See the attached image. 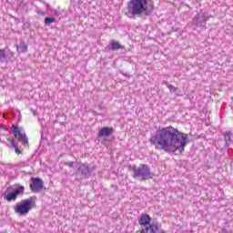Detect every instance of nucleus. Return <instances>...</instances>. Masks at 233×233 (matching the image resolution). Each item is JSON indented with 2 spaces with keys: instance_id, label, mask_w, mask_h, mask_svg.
Returning <instances> with one entry per match:
<instances>
[{
  "instance_id": "1",
  "label": "nucleus",
  "mask_w": 233,
  "mask_h": 233,
  "mask_svg": "<svg viewBox=\"0 0 233 233\" xmlns=\"http://www.w3.org/2000/svg\"><path fill=\"white\" fill-rule=\"evenodd\" d=\"M151 145L157 150H164V152H185V147L188 142V135L180 132L177 128L167 127L159 129L156 135L152 136L149 139Z\"/></svg>"
},
{
  "instance_id": "2",
  "label": "nucleus",
  "mask_w": 233,
  "mask_h": 233,
  "mask_svg": "<svg viewBox=\"0 0 233 233\" xmlns=\"http://www.w3.org/2000/svg\"><path fill=\"white\" fill-rule=\"evenodd\" d=\"M127 14L131 18L136 15H148V0H130L127 3Z\"/></svg>"
},
{
  "instance_id": "3",
  "label": "nucleus",
  "mask_w": 233,
  "mask_h": 233,
  "mask_svg": "<svg viewBox=\"0 0 233 233\" xmlns=\"http://www.w3.org/2000/svg\"><path fill=\"white\" fill-rule=\"evenodd\" d=\"M152 218L148 214H143L138 218V225L142 227L136 233H163V229L159 227V223L152 222Z\"/></svg>"
},
{
  "instance_id": "4",
  "label": "nucleus",
  "mask_w": 233,
  "mask_h": 233,
  "mask_svg": "<svg viewBox=\"0 0 233 233\" xmlns=\"http://www.w3.org/2000/svg\"><path fill=\"white\" fill-rule=\"evenodd\" d=\"M35 199H37V197L33 196L16 203L15 207V214H19V216H26V214L35 207Z\"/></svg>"
},
{
  "instance_id": "5",
  "label": "nucleus",
  "mask_w": 233,
  "mask_h": 233,
  "mask_svg": "<svg viewBox=\"0 0 233 233\" xmlns=\"http://www.w3.org/2000/svg\"><path fill=\"white\" fill-rule=\"evenodd\" d=\"M133 177L140 179V181H147V179H154V173L150 170V167L147 164H142L138 167L134 166L132 167Z\"/></svg>"
},
{
  "instance_id": "6",
  "label": "nucleus",
  "mask_w": 233,
  "mask_h": 233,
  "mask_svg": "<svg viewBox=\"0 0 233 233\" xmlns=\"http://www.w3.org/2000/svg\"><path fill=\"white\" fill-rule=\"evenodd\" d=\"M210 17L207 15V12L201 10L198 15H196L193 18L194 26H198V28H205L207 26V21H208Z\"/></svg>"
},
{
  "instance_id": "7",
  "label": "nucleus",
  "mask_w": 233,
  "mask_h": 233,
  "mask_svg": "<svg viewBox=\"0 0 233 233\" xmlns=\"http://www.w3.org/2000/svg\"><path fill=\"white\" fill-rule=\"evenodd\" d=\"M11 130L15 137V139H17V141H19V143H22V145H24V147H28V137H26V134L25 133V131H21L19 129V127H17V126L13 125L11 127Z\"/></svg>"
},
{
  "instance_id": "8",
  "label": "nucleus",
  "mask_w": 233,
  "mask_h": 233,
  "mask_svg": "<svg viewBox=\"0 0 233 233\" xmlns=\"http://www.w3.org/2000/svg\"><path fill=\"white\" fill-rule=\"evenodd\" d=\"M94 170H96V166L82 164L78 167L76 176L78 174H81L82 179H88V177H90V176H92V172H94Z\"/></svg>"
},
{
  "instance_id": "9",
  "label": "nucleus",
  "mask_w": 233,
  "mask_h": 233,
  "mask_svg": "<svg viewBox=\"0 0 233 233\" xmlns=\"http://www.w3.org/2000/svg\"><path fill=\"white\" fill-rule=\"evenodd\" d=\"M30 189L32 192H41L43 187H45V182L39 177H35L31 179Z\"/></svg>"
},
{
  "instance_id": "10",
  "label": "nucleus",
  "mask_w": 233,
  "mask_h": 233,
  "mask_svg": "<svg viewBox=\"0 0 233 233\" xmlns=\"http://www.w3.org/2000/svg\"><path fill=\"white\" fill-rule=\"evenodd\" d=\"M114 134V127H105L98 132V137H108Z\"/></svg>"
},
{
  "instance_id": "11",
  "label": "nucleus",
  "mask_w": 233,
  "mask_h": 233,
  "mask_svg": "<svg viewBox=\"0 0 233 233\" xmlns=\"http://www.w3.org/2000/svg\"><path fill=\"white\" fill-rule=\"evenodd\" d=\"M4 199H5V201H8V203H11V201H15L17 199V197L15 192L11 191L5 194Z\"/></svg>"
},
{
  "instance_id": "12",
  "label": "nucleus",
  "mask_w": 233,
  "mask_h": 233,
  "mask_svg": "<svg viewBox=\"0 0 233 233\" xmlns=\"http://www.w3.org/2000/svg\"><path fill=\"white\" fill-rule=\"evenodd\" d=\"M109 45L111 46V50H113V51L125 49L124 46H121V44H119V42H116L114 40H112Z\"/></svg>"
},
{
  "instance_id": "13",
  "label": "nucleus",
  "mask_w": 233,
  "mask_h": 233,
  "mask_svg": "<svg viewBox=\"0 0 233 233\" xmlns=\"http://www.w3.org/2000/svg\"><path fill=\"white\" fill-rule=\"evenodd\" d=\"M231 136L232 132L230 131L224 133L226 147H230V145L232 144V139L230 138Z\"/></svg>"
},
{
  "instance_id": "14",
  "label": "nucleus",
  "mask_w": 233,
  "mask_h": 233,
  "mask_svg": "<svg viewBox=\"0 0 233 233\" xmlns=\"http://www.w3.org/2000/svg\"><path fill=\"white\" fill-rule=\"evenodd\" d=\"M13 192L15 193V197L23 196L25 194V186H18L16 187Z\"/></svg>"
},
{
  "instance_id": "15",
  "label": "nucleus",
  "mask_w": 233,
  "mask_h": 233,
  "mask_svg": "<svg viewBox=\"0 0 233 233\" xmlns=\"http://www.w3.org/2000/svg\"><path fill=\"white\" fill-rule=\"evenodd\" d=\"M18 10L20 12H23V13L26 14V12H28V4L22 1L18 5Z\"/></svg>"
},
{
  "instance_id": "16",
  "label": "nucleus",
  "mask_w": 233,
  "mask_h": 233,
  "mask_svg": "<svg viewBox=\"0 0 233 233\" xmlns=\"http://www.w3.org/2000/svg\"><path fill=\"white\" fill-rule=\"evenodd\" d=\"M17 50H20L23 54L25 52H28V46L25 42H20L19 46H17Z\"/></svg>"
},
{
  "instance_id": "17",
  "label": "nucleus",
  "mask_w": 233,
  "mask_h": 233,
  "mask_svg": "<svg viewBox=\"0 0 233 233\" xmlns=\"http://www.w3.org/2000/svg\"><path fill=\"white\" fill-rule=\"evenodd\" d=\"M46 26H50L52 23H56V17H48L46 16L44 21Z\"/></svg>"
},
{
  "instance_id": "18",
  "label": "nucleus",
  "mask_w": 233,
  "mask_h": 233,
  "mask_svg": "<svg viewBox=\"0 0 233 233\" xmlns=\"http://www.w3.org/2000/svg\"><path fill=\"white\" fill-rule=\"evenodd\" d=\"M6 61V50L0 49V63H5Z\"/></svg>"
},
{
  "instance_id": "19",
  "label": "nucleus",
  "mask_w": 233,
  "mask_h": 233,
  "mask_svg": "<svg viewBox=\"0 0 233 233\" xmlns=\"http://www.w3.org/2000/svg\"><path fill=\"white\" fill-rule=\"evenodd\" d=\"M10 143L15 147V154H17V155L23 154L21 149H19V147H17V142H15V140H11Z\"/></svg>"
},
{
  "instance_id": "20",
  "label": "nucleus",
  "mask_w": 233,
  "mask_h": 233,
  "mask_svg": "<svg viewBox=\"0 0 233 233\" xmlns=\"http://www.w3.org/2000/svg\"><path fill=\"white\" fill-rule=\"evenodd\" d=\"M35 12L37 14V15H42L43 17H45V15H46V13L45 11H42L39 7H35Z\"/></svg>"
},
{
  "instance_id": "21",
  "label": "nucleus",
  "mask_w": 233,
  "mask_h": 233,
  "mask_svg": "<svg viewBox=\"0 0 233 233\" xmlns=\"http://www.w3.org/2000/svg\"><path fill=\"white\" fill-rule=\"evenodd\" d=\"M165 85H167V88H169L170 92H176V86H174L173 85L167 84V82H165Z\"/></svg>"
},
{
  "instance_id": "22",
  "label": "nucleus",
  "mask_w": 233,
  "mask_h": 233,
  "mask_svg": "<svg viewBox=\"0 0 233 233\" xmlns=\"http://www.w3.org/2000/svg\"><path fill=\"white\" fill-rule=\"evenodd\" d=\"M66 165L67 167H69V168H72V167H74V165H76V162H66Z\"/></svg>"
},
{
  "instance_id": "23",
  "label": "nucleus",
  "mask_w": 233,
  "mask_h": 233,
  "mask_svg": "<svg viewBox=\"0 0 233 233\" xmlns=\"http://www.w3.org/2000/svg\"><path fill=\"white\" fill-rule=\"evenodd\" d=\"M218 233H233V231H230V230H227V228H222V230Z\"/></svg>"
},
{
  "instance_id": "24",
  "label": "nucleus",
  "mask_w": 233,
  "mask_h": 233,
  "mask_svg": "<svg viewBox=\"0 0 233 233\" xmlns=\"http://www.w3.org/2000/svg\"><path fill=\"white\" fill-rule=\"evenodd\" d=\"M44 5H45L46 10H50V5L44 2Z\"/></svg>"
},
{
  "instance_id": "25",
  "label": "nucleus",
  "mask_w": 233,
  "mask_h": 233,
  "mask_svg": "<svg viewBox=\"0 0 233 233\" xmlns=\"http://www.w3.org/2000/svg\"><path fill=\"white\" fill-rule=\"evenodd\" d=\"M0 130H6V127H5L3 125H0Z\"/></svg>"
}]
</instances>
